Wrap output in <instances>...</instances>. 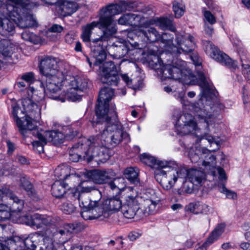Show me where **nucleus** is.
<instances>
[{
  "mask_svg": "<svg viewBox=\"0 0 250 250\" xmlns=\"http://www.w3.org/2000/svg\"><path fill=\"white\" fill-rule=\"evenodd\" d=\"M41 73L46 77L45 86L39 82L43 89L41 90L29 86L27 91V97L21 100L22 109L19 106H13L12 115L19 130L22 135L27 130L33 129L37 126L41 110L44 104V93L51 98L62 103L66 100L72 102L81 99V92L88 86L86 79L78 76L65 75L61 71L56 59L45 56L40 61Z\"/></svg>",
  "mask_w": 250,
  "mask_h": 250,
  "instance_id": "nucleus-1",
  "label": "nucleus"
},
{
  "mask_svg": "<svg viewBox=\"0 0 250 250\" xmlns=\"http://www.w3.org/2000/svg\"><path fill=\"white\" fill-rule=\"evenodd\" d=\"M113 96L114 91L109 87H104L100 90L96 107L97 125L101 122L106 123V127L101 133L103 138L109 136L112 143L115 145L124 140L128 143L130 141V137L117 119L115 104H109Z\"/></svg>",
  "mask_w": 250,
  "mask_h": 250,
  "instance_id": "nucleus-2",
  "label": "nucleus"
},
{
  "mask_svg": "<svg viewBox=\"0 0 250 250\" xmlns=\"http://www.w3.org/2000/svg\"><path fill=\"white\" fill-rule=\"evenodd\" d=\"M80 207L82 208L81 215L85 220L107 217L109 213L121 211L124 216L127 219H132L140 208L144 213L142 204L144 199L137 198V201L133 206L125 208V204L118 194L104 200L102 206H99L96 201H92L85 195H79L78 197Z\"/></svg>",
  "mask_w": 250,
  "mask_h": 250,
  "instance_id": "nucleus-3",
  "label": "nucleus"
},
{
  "mask_svg": "<svg viewBox=\"0 0 250 250\" xmlns=\"http://www.w3.org/2000/svg\"><path fill=\"white\" fill-rule=\"evenodd\" d=\"M198 123L195 121L194 117L189 114L181 115L175 125V131L177 134L183 136L189 134H195L200 140L203 139L207 140L210 145L215 146L212 150L218 149L220 142L217 138L209 134L210 127H212L216 121L215 117L208 111V108L205 106L204 109L195 107Z\"/></svg>",
  "mask_w": 250,
  "mask_h": 250,
  "instance_id": "nucleus-4",
  "label": "nucleus"
},
{
  "mask_svg": "<svg viewBox=\"0 0 250 250\" xmlns=\"http://www.w3.org/2000/svg\"><path fill=\"white\" fill-rule=\"evenodd\" d=\"M149 64L163 80L170 78L180 80L185 84H198L204 95L214 92L212 83L204 75L199 74L198 78L192 75L190 70L185 69L186 63L181 60H175L172 64L164 65L158 56H154Z\"/></svg>",
  "mask_w": 250,
  "mask_h": 250,
  "instance_id": "nucleus-5",
  "label": "nucleus"
},
{
  "mask_svg": "<svg viewBox=\"0 0 250 250\" xmlns=\"http://www.w3.org/2000/svg\"><path fill=\"white\" fill-rule=\"evenodd\" d=\"M32 227L37 229L46 227L43 235V245L44 250L57 249L60 244L65 242L70 237V234L75 229L73 224L61 225L56 224L52 217L46 215L35 214L32 217Z\"/></svg>",
  "mask_w": 250,
  "mask_h": 250,
  "instance_id": "nucleus-6",
  "label": "nucleus"
},
{
  "mask_svg": "<svg viewBox=\"0 0 250 250\" xmlns=\"http://www.w3.org/2000/svg\"><path fill=\"white\" fill-rule=\"evenodd\" d=\"M117 186L119 194L124 200L125 208L133 206L137 201V198L144 199L142 207L144 215L147 216L156 213L159 208L161 198L154 189H145L138 193L133 188L126 187L125 179L120 177L114 179Z\"/></svg>",
  "mask_w": 250,
  "mask_h": 250,
  "instance_id": "nucleus-7",
  "label": "nucleus"
},
{
  "mask_svg": "<svg viewBox=\"0 0 250 250\" xmlns=\"http://www.w3.org/2000/svg\"><path fill=\"white\" fill-rule=\"evenodd\" d=\"M106 137L103 138L100 135L92 137L88 139H83L81 144L79 143L78 148L81 150V154H73L70 156V159L76 162L83 159L89 162L93 160L96 161H103L108 158V149L106 146Z\"/></svg>",
  "mask_w": 250,
  "mask_h": 250,
  "instance_id": "nucleus-8",
  "label": "nucleus"
},
{
  "mask_svg": "<svg viewBox=\"0 0 250 250\" xmlns=\"http://www.w3.org/2000/svg\"><path fill=\"white\" fill-rule=\"evenodd\" d=\"M149 21L146 22L143 25L136 26L135 29L127 34V37L132 39L133 34H135L139 38V42L130 43V45L134 49H141L146 47L148 43H153L160 41L161 43V50H159V53L169 50L168 45L170 42V39L173 38V35L168 33H164L162 35L158 33L154 28L147 26L151 24Z\"/></svg>",
  "mask_w": 250,
  "mask_h": 250,
  "instance_id": "nucleus-9",
  "label": "nucleus"
},
{
  "mask_svg": "<svg viewBox=\"0 0 250 250\" xmlns=\"http://www.w3.org/2000/svg\"><path fill=\"white\" fill-rule=\"evenodd\" d=\"M188 155L193 163L200 162L205 167H211L213 169L211 174L221 182L220 185H218L219 191L225 194L228 199H236V193L227 189L225 186L224 182L227 180V177L224 169L219 167H214L216 158L209 150L203 147L201 149H196L195 153H193V150H190Z\"/></svg>",
  "mask_w": 250,
  "mask_h": 250,
  "instance_id": "nucleus-10",
  "label": "nucleus"
},
{
  "mask_svg": "<svg viewBox=\"0 0 250 250\" xmlns=\"http://www.w3.org/2000/svg\"><path fill=\"white\" fill-rule=\"evenodd\" d=\"M141 161L154 169L156 180L163 188L168 190L173 183L176 172L172 170L173 162L155 157L148 153H144L140 156Z\"/></svg>",
  "mask_w": 250,
  "mask_h": 250,
  "instance_id": "nucleus-11",
  "label": "nucleus"
},
{
  "mask_svg": "<svg viewBox=\"0 0 250 250\" xmlns=\"http://www.w3.org/2000/svg\"><path fill=\"white\" fill-rule=\"evenodd\" d=\"M134 5V2L121 0L118 4H111L102 10L103 14L100 18L99 22L101 28H104V36L108 37L117 32L116 23L112 16L119 14L126 10L130 11L133 8Z\"/></svg>",
  "mask_w": 250,
  "mask_h": 250,
  "instance_id": "nucleus-12",
  "label": "nucleus"
},
{
  "mask_svg": "<svg viewBox=\"0 0 250 250\" xmlns=\"http://www.w3.org/2000/svg\"><path fill=\"white\" fill-rule=\"evenodd\" d=\"M38 123L37 122V126L32 130H27L25 135L32 134L37 137L39 140L34 141L32 144L34 151L38 153L43 152V146L46 144L47 141L52 142L55 144H60L63 142L66 137L63 133L57 130L44 131L42 129L37 128Z\"/></svg>",
  "mask_w": 250,
  "mask_h": 250,
  "instance_id": "nucleus-13",
  "label": "nucleus"
},
{
  "mask_svg": "<svg viewBox=\"0 0 250 250\" xmlns=\"http://www.w3.org/2000/svg\"><path fill=\"white\" fill-rule=\"evenodd\" d=\"M172 170L176 172L174 174L175 178L171 186L168 190L170 189L175 184L176 182L179 181L181 183H185L187 179L195 186L201 185L205 179V174L202 170L195 168H191L188 170L181 167L178 169L172 168Z\"/></svg>",
  "mask_w": 250,
  "mask_h": 250,
  "instance_id": "nucleus-14",
  "label": "nucleus"
},
{
  "mask_svg": "<svg viewBox=\"0 0 250 250\" xmlns=\"http://www.w3.org/2000/svg\"><path fill=\"white\" fill-rule=\"evenodd\" d=\"M16 7L18 8L12 9V14L9 15L10 20L14 25L15 23L21 28H28L36 24L33 16L27 10L29 6L20 4Z\"/></svg>",
  "mask_w": 250,
  "mask_h": 250,
  "instance_id": "nucleus-15",
  "label": "nucleus"
},
{
  "mask_svg": "<svg viewBox=\"0 0 250 250\" xmlns=\"http://www.w3.org/2000/svg\"><path fill=\"white\" fill-rule=\"evenodd\" d=\"M204 50L206 54L210 58L221 64L229 68H235L237 62L232 60L228 55L221 51L210 41H203Z\"/></svg>",
  "mask_w": 250,
  "mask_h": 250,
  "instance_id": "nucleus-16",
  "label": "nucleus"
},
{
  "mask_svg": "<svg viewBox=\"0 0 250 250\" xmlns=\"http://www.w3.org/2000/svg\"><path fill=\"white\" fill-rule=\"evenodd\" d=\"M172 39L168 45L169 50L166 52L170 53H181V52L189 53L193 50L195 46L194 37L189 34H179L176 35V45H174Z\"/></svg>",
  "mask_w": 250,
  "mask_h": 250,
  "instance_id": "nucleus-17",
  "label": "nucleus"
},
{
  "mask_svg": "<svg viewBox=\"0 0 250 250\" xmlns=\"http://www.w3.org/2000/svg\"><path fill=\"white\" fill-rule=\"evenodd\" d=\"M9 5L15 6V4L8 0H0V33L5 36L12 33L15 28L13 22L5 15L9 18V15L12 14L13 10L9 11L7 9Z\"/></svg>",
  "mask_w": 250,
  "mask_h": 250,
  "instance_id": "nucleus-18",
  "label": "nucleus"
},
{
  "mask_svg": "<svg viewBox=\"0 0 250 250\" xmlns=\"http://www.w3.org/2000/svg\"><path fill=\"white\" fill-rule=\"evenodd\" d=\"M118 71L112 62H104L99 68V74L101 82L110 85H117L119 81Z\"/></svg>",
  "mask_w": 250,
  "mask_h": 250,
  "instance_id": "nucleus-19",
  "label": "nucleus"
},
{
  "mask_svg": "<svg viewBox=\"0 0 250 250\" xmlns=\"http://www.w3.org/2000/svg\"><path fill=\"white\" fill-rule=\"evenodd\" d=\"M82 176V175L79 174L74 169V173L69 175L68 178L64 180V183L69 189L76 188V190L79 192H90L93 188L88 185V181H83V182L80 183Z\"/></svg>",
  "mask_w": 250,
  "mask_h": 250,
  "instance_id": "nucleus-20",
  "label": "nucleus"
},
{
  "mask_svg": "<svg viewBox=\"0 0 250 250\" xmlns=\"http://www.w3.org/2000/svg\"><path fill=\"white\" fill-rule=\"evenodd\" d=\"M48 4H56L60 14L63 16L71 15L78 8L76 3L70 0H42Z\"/></svg>",
  "mask_w": 250,
  "mask_h": 250,
  "instance_id": "nucleus-21",
  "label": "nucleus"
},
{
  "mask_svg": "<svg viewBox=\"0 0 250 250\" xmlns=\"http://www.w3.org/2000/svg\"><path fill=\"white\" fill-rule=\"evenodd\" d=\"M88 176L94 183L103 184L108 182L114 176V172L111 169H96L89 171Z\"/></svg>",
  "mask_w": 250,
  "mask_h": 250,
  "instance_id": "nucleus-22",
  "label": "nucleus"
},
{
  "mask_svg": "<svg viewBox=\"0 0 250 250\" xmlns=\"http://www.w3.org/2000/svg\"><path fill=\"white\" fill-rule=\"evenodd\" d=\"M144 19L137 14L128 13L122 15L118 21L119 24L121 25H134L136 26H140L142 22H144Z\"/></svg>",
  "mask_w": 250,
  "mask_h": 250,
  "instance_id": "nucleus-23",
  "label": "nucleus"
},
{
  "mask_svg": "<svg viewBox=\"0 0 250 250\" xmlns=\"http://www.w3.org/2000/svg\"><path fill=\"white\" fill-rule=\"evenodd\" d=\"M7 197L11 201L9 203L10 206L9 207L10 208L11 219H12L21 213L24 204L22 200L18 199L11 191Z\"/></svg>",
  "mask_w": 250,
  "mask_h": 250,
  "instance_id": "nucleus-24",
  "label": "nucleus"
},
{
  "mask_svg": "<svg viewBox=\"0 0 250 250\" xmlns=\"http://www.w3.org/2000/svg\"><path fill=\"white\" fill-rule=\"evenodd\" d=\"M43 236H41L39 234H31L24 240L25 246L28 249L36 250L38 246L42 245L41 246V248L42 250H44L42 248V247H44L43 245Z\"/></svg>",
  "mask_w": 250,
  "mask_h": 250,
  "instance_id": "nucleus-25",
  "label": "nucleus"
},
{
  "mask_svg": "<svg viewBox=\"0 0 250 250\" xmlns=\"http://www.w3.org/2000/svg\"><path fill=\"white\" fill-rule=\"evenodd\" d=\"M188 209L194 214H213L214 209L209 206L201 203H190L188 206Z\"/></svg>",
  "mask_w": 250,
  "mask_h": 250,
  "instance_id": "nucleus-26",
  "label": "nucleus"
},
{
  "mask_svg": "<svg viewBox=\"0 0 250 250\" xmlns=\"http://www.w3.org/2000/svg\"><path fill=\"white\" fill-rule=\"evenodd\" d=\"M225 228L226 225L224 223H221L216 226L210 233L206 241L204 243L205 245L208 247L217 241L224 233Z\"/></svg>",
  "mask_w": 250,
  "mask_h": 250,
  "instance_id": "nucleus-27",
  "label": "nucleus"
},
{
  "mask_svg": "<svg viewBox=\"0 0 250 250\" xmlns=\"http://www.w3.org/2000/svg\"><path fill=\"white\" fill-rule=\"evenodd\" d=\"M54 173L55 176L59 179V181L64 182V180L68 178L69 175L74 173V169L71 168L66 165H62L56 168Z\"/></svg>",
  "mask_w": 250,
  "mask_h": 250,
  "instance_id": "nucleus-28",
  "label": "nucleus"
},
{
  "mask_svg": "<svg viewBox=\"0 0 250 250\" xmlns=\"http://www.w3.org/2000/svg\"><path fill=\"white\" fill-rule=\"evenodd\" d=\"M63 181H57L52 186L51 193L56 198H60L65 193L66 189H69Z\"/></svg>",
  "mask_w": 250,
  "mask_h": 250,
  "instance_id": "nucleus-29",
  "label": "nucleus"
},
{
  "mask_svg": "<svg viewBox=\"0 0 250 250\" xmlns=\"http://www.w3.org/2000/svg\"><path fill=\"white\" fill-rule=\"evenodd\" d=\"M16 48V45L10 41L3 40L0 41V52L5 57L10 56Z\"/></svg>",
  "mask_w": 250,
  "mask_h": 250,
  "instance_id": "nucleus-30",
  "label": "nucleus"
},
{
  "mask_svg": "<svg viewBox=\"0 0 250 250\" xmlns=\"http://www.w3.org/2000/svg\"><path fill=\"white\" fill-rule=\"evenodd\" d=\"M21 186L26 191L27 194L34 200H38L39 198L37 195L35 189L33 188L32 185L25 178L21 179Z\"/></svg>",
  "mask_w": 250,
  "mask_h": 250,
  "instance_id": "nucleus-31",
  "label": "nucleus"
},
{
  "mask_svg": "<svg viewBox=\"0 0 250 250\" xmlns=\"http://www.w3.org/2000/svg\"><path fill=\"white\" fill-rule=\"evenodd\" d=\"M99 25L100 27H101L99 21L97 22L93 21L83 27V32L81 35V37L83 42H88L89 41L91 31Z\"/></svg>",
  "mask_w": 250,
  "mask_h": 250,
  "instance_id": "nucleus-32",
  "label": "nucleus"
},
{
  "mask_svg": "<svg viewBox=\"0 0 250 250\" xmlns=\"http://www.w3.org/2000/svg\"><path fill=\"white\" fill-rule=\"evenodd\" d=\"M172 8L176 18H180L184 15L185 6L182 0H175L173 2Z\"/></svg>",
  "mask_w": 250,
  "mask_h": 250,
  "instance_id": "nucleus-33",
  "label": "nucleus"
},
{
  "mask_svg": "<svg viewBox=\"0 0 250 250\" xmlns=\"http://www.w3.org/2000/svg\"><path fill=\"white\" fill-rule=\"evenodd\" d=\"M138 173V169L132 167L126 168L124 172L125 176L132 183H135L137 181Z\"/></svg>",
  "mask_w": 250,
  "mask_h": 250,
  "instance_id": "nucleus-34",
  "label": "nucleus"
},
{
  "mask_svg": "<svg viewBox=\"0 0 250 250\" xmlns=\"http://www.w3.org/2000/svg\"><path fill=\"white\" fill-rule=\"evenodd\" d=\"M12 220L18 223L24 224L32 227V217L29 215L24 214L23 213H20L12 219Z\"/></svg>",
  "mask_w": 250,
  "mask_h": 250,
  "instance_id": "nucleus-35",
  "label": "nucleus"
},
{
  "mask_svg": "<svg viewBox=\"0 0 250 250\" xmlns=\"http://www.w3.org/2000/svg\"><path fill=\"white\" fill-rule=\"evenodd\" d=\"M63 27L59 24H54L49 29L47 33V36L50 40L56 41L57 37L52 35L53 33H61L62 31Z\"/></svg>",
  "mask_w": 250,
  "mask_h": 250,
  "instance_id": "nucleus-36",
  "label": "nucleus"
},
{
  "mask_svg": "<svg viewBox=\"0 0 250 250\" xmlns=\"http://www.w3.org/2000/svg\"><path fill=\"white\" fill-rule=\"evenodd\" d=\"M10 208L4 204H0V216L4 219H11Z\"/></svg>",
  "mask_w": 250,
  "mask_h": 250,
  "instance_id": "nucleus-37",
  "label": "nucleus"
},
{
  "mask_svg": "<svg viewBox=\"0 0 250 250\" xmlns=\"http://www.w3.org/2000/svg\"><path fill=\"white\" fill-rule=\"evenodd\" d=\"M121 77L123 81L128 86L132 88L133 89H136L140 88V86H137L135 84H133L134 83V80L130 78L127 74L124 73L121 75Z\"/></svg>",
  "mask_w": 250,
  "mask_h": 250,
  "instance_id": "nucleus-38",
  "label": "nucleus"
},
{
  "mask_svg": "<svg viewBox=\"0 0 250 250\" xmlns=\"http://www.w3.org/2000/svg\"><path fill=\"white\" fill-rule=\"evenodd\" d=\"M62 210L66 214L73 213L75 210V206L69 201H65L61 207Z\"/></svg>",
  "mask_w": 250,
  "mask_h": 250,
  "instance_id": "nucleus-39",
  "label": "nucleus"
},
{
  "mask_svg": "<svg viewBox=\"0 0 250 250\" xmlns=\"http://www.w3.org/2000/svg\"><path fill=\"white\" fill-rule=\"evenodd\" d=\"M203 14L205 23L207 21L210 24L212 25L216 22L215 17L210 11H204Z\"/></svg>",
  "mask_w": 250,
  "mask_h": 250,
  "instance_id": "nucleus-40",
  "label": "nucleus"
},
{
  "mask_svg": "<svg viewBox=\"0 0 250 250\" xmlns=\"http://www.w3.org/2000/svg\"><path fill=\"white\" fill-rule=\"evenodd\" d=\"M21 79L29 84H31L35 81V75L33 72H27L23 74Z\"/></svg>",
  "mask_w": 250,
  "mask_h": 250,
  "instance_id": "nucleus-41",
  "label": "nucleus"
},
{
  "mask_svg": "<svg viewBox=\"0 0 250 250\" xmlns=\"http://www.w3.org/2000/svg\"><path fill=\"white\" fill-rule=\"evenodd\" d=\"M9 1L12 2L13 3L15 4L14 5H9L7 7V9L9 11H11V10L14 9V8H17L18 7H16V5H23L26 6H29L28 1L29 0H8Z\"/></svg>",
  "mask_w": 250,
  "mask_h": 250,
  "instance_id": "nucleus-42",
  "label": "nucleus"
},
{
  "mask_svg": "<svg viewBox=\"0 0 250 250\" xmlns=\"http://www.w3.org/2000/svg\"><path fill=\"white\" fill-rule=\"evenodd\" d=\"M230 40L235 49L237 51H239L242 48V44L237 37L232 36L230 38Z\"/></svg>",
  "mask_w": 250,
  "mask_h": 250,
  "instance_id": "nucleus-43",
  "label": "nucleus"
},
{
  "mask_svg": "<svg viewBox=\"0 0 250 250\" xmlns=\"http://www.w3.org/2000/svg\"><path fill=\"white\" fill-rule=\"evenodd\" d=\"M106 58L105 53L103 51H100L98 55L96 56L95 60L94 62V65H98L101 64Z\"/></svg>",
  "mask_w": 250,
  "mask_h": 250,
  "instance_id": "nucleus-44",
  "label": "nucleus"
},
{
  "mask_svg": "<svg viewBox=\"0 0 250 250\" xmlns=\"http://www.w3.org/2000/svg\"><path fill=\"white\" fill-rule=\"evenodd\" d=\"M204 32L206 37H211L213 33V28L212 25H209L205 22L204 24Z\"/></svg>",
  "mask_w": 250,
  "mask_h": 250,
  "instance_id": "nucleus-45",
  "label": "nucleus"
},
{
  "mask_svg": "<svg viewBox=\"0 0 250 250\" xmlns=\"http://www.w3.org/2000/svg\"><path fill=\"white\" fill-rule=\"evenodd\" d=\"M158 22L159 26L163 29L167 28L170 24L169 20L167 19L164 18H160L158 20Z\"/></svg>",
  "mask_w": 250,
  "mask_h": 250,
  "instance_id": "nucleus-46",
  "label": "nucleus"
},
{
  "mask_svg": "<svg viewBox=\"0 0 250 250\" xmlns=\"http://www.w3.org/2000/svg\"><path fill=\"white\" fill-rule=\"evenodd\" d=\"M11 190L9 187L7 186L0 187V200L4 196L8 197L10 193Z\"/></svg>",
  "mask_w": 250,
  "mask_h": 250,
  "instance_id": "nucleus-47",
  "label": "nucleus"
},
{
  "mask_svg": "<svg viewBox=\"0 0 250 250\" xmlns=\"http://www.w3.org/2000/svg\"><path fill=\"white\" fill-rule=\"evenodd\" d=\"M75 33L74 32L70 31L65 35V42L67 43L71 44L75 40Z\"/></svg>",
  "mask_w": 250,
  "mask_h": 250,
  "instance_id": "nucleus-48",
  "label": "nucleus"
},
{
  "mask_svg": "<svg viewBox=\"0 0 250 250\" xmlns=\"http://www.w3.org/2000/svg\"><path fill=\"white\" fill-rule=\"evenodd\" d=\"M29 42H32L34 44L41 43L42 42L41 39L40 37L36 35L31 33Z\"/></svg>",
  "mask_w": 250,
  "mask_h": 250,
  "instance_id": "nucleus-49",
  "label": "nucleus"
},
{
  "mask_svg": "<svg viewBox=\"0 0 250 250\" xmlns=\"http://www.w3.org/2000/svg\"><path fill=\"white\" fill-rule=\"evenodd\" d=\"M190 59L195 66H199L200 65L201 62L199 60V57L197 54L191 55Z\"/></svg>",
  "mask_w": 250,
  "mask_h": 250,
  "instance_id": "nucleus-50",
  "label": "nucleus"
},
{
  "mask_svg": "<svg viewBox=\"0 0 250 250\" xmlns=\"http://www.w3.org/2000/svg\"><path fill=\"white\" fill-rule=\"evenodd\" d=\"M141 236V234L138 232L132 231L128 235V238L131 241H134Z\"/></svg>",
  "mask_w": 250,
  "mask_h": 250,
  "instance_id": "nucleus-51",
  "label": "nucleus"
},
{
  "mask_svg": "<svg viewBox=\"0 0 250 250\" xmlns=\"http://www.w3.org/2000/svg\"><path fill=\"white\" fill-rule=\"evenodd\" d=\"M242 72L245 76L248 74L250 72V64H243Z\"/></svg>",
  "mask_w": 250,
  "mask_h": 250,
  "instance_id": "nucleus-52",
  "label": "nucleus"
},
{
  "mask_svg": "<svg viewBox=\"0 0 250 250\" xmlns=\"http://www.w3.org/2000/svg\"><path fill=\"white\" fill-rule=\"evenodd\" d=\"M8 146V153L10 154L13 152L15 149L14 144L11 142L9 140L6 141Z\"/></svg>",
  "mask_w": 250,
  "mask_h": 250,
  "instance_id": "nucleus-53",
  "label": "nucleus"
},
{
  "mask_svg": "<svg viewBox=\"0 0 250 250\" xmlns=\"http://www.w3.org/2000/svg\"><path fill=\"white\" fill-rule=\"evenodd\" d=\"M240 247L243 250H250V242H242L240 244Z\"/></svg>",
  "mask_w": 250,
  "mask_h": 250,
  "instance_id": "nucleus-54",
  "label": "nucleus"
},
{
  "mask_svg": "<svg viewBox=\"0 0 250 250\" xmlns=\"http://www.w3.org/2000/svg\"><path fill=\"white\" fill-rule=\"evenodd\" d=\"M31 33L29 31H25L22 33L21 37L24 40L29 41Z\"/></svg>",
  "mask_w": 250,
  "mask_h": 250,
  "instance_id": "nucleus-55",
  "label": "nucleus"
},
{
  "mask_svg": "<svg viewBox=\"0 0 250 250\" xmlns=\"http://www.w3.org/2000/svg\"><path fill=\"white\" fill-rule=\"evenodd\" d=\"M177 98L180 99V102L184 105H186L184 102V97H185V92L181 91L178 94V95H175Z\"/></svg>",
  "mask_w": 250,
  "mask_h": 250,
  "instance_id": "nucleus-56",
  "label": "nucleus"
},
{
  "mask_svg": "<svg viewBox=\"0 0 250 250\" xmlns=\"http://www.w3.org/2000/svg\"><path fill=\"white\" fill-rule=\"evenodd\" d=\"M108 185H109L110 188L112 190L118 191L117 186L116 184H115V181L114 179L113 181L109 182Z\"/></svg>",
  "mask_w": 250,
  "mask_h": 250,
  "instance_id": "nucleus-57",
  "label": "nucleus"
},
{
  "mask_svg": "<svg viewBox=\"0 0 250 250\" xmlns=\"http://www.w3.org/2000/svg\"><path fill=\"white\" fill-rule=\"evenodd\" d=\"M17 161L21 164H25L27 163V160L23 156H18L17 157Z\"/></svg>",
  "mask_w": 250,
  "mask_h": 250,
  "instance_id": "nucleus-58",
  "label": "nucleus"
},
{
  "mask_svg": "<svg viewBox=\"0 0 250 250\" xmlns=\"http://www.w3.org/2000/svg\"><path fill=\"white\" fill-rule=\"evenodd\" d=\"M183 206L180 204H174L171 206V209L174 210H177L181 209Z\"/></svg>",
  "mask_w": 250,
  "mask_h": 250,
  "instance_id": "nucleus-59",
  "label": "nucleus"
},
{
  "mask_svg": "<svg viewBox=\"0 0 250 250\" xmlns=\"http://www.w3.org/2000/svg\"><path fill=\"white\" fill-rule=\"evenodd\" d=\"M244 231L246 232L250 231V223H246L242 226Z\"/></svg>",
  "mask_w": 250,
  "mask_h": 250,
  "instance_id": "nucleus-60",
  "label": "nucleus"
},
{
  "mask_svg": "<svg viewBox=\"0 0 250 250\" xmlns=\"http://www.w3.org/2000/svg\"><path fill=\"white\" fill-rule=\"evenodd\" d=\"M193 242L191 240H188L185 243V248H190L193 246Z\"/></svg>",
  "mask_w": 250,
  "mask_h": 250,
  "instance_id": "nucleus-61",
  "label": "nucleus"
},
{
  "mask_svg": "<svg viewBox=\"0 0 250 250\" xmlns=\"http://www.w3.org/2000/svg\"><path fill=\"white\" fill-rule=\"evenodd\" d=\"M221 247L225 250H228L231 247V245L229 243H225L222 245Z\"/></svg>",
  "mask_w": 250,
  "mask_h": 250,
  "instance_id": "nucleus-62",
  "label": "nucleus"
},
{
  "mask_svg": "<svg viewBox=\"0 0 250 250\" xmlns=\"http://www.w3.org/2000/svg\"><path fill=\"white\" fill-rule=\"evenodd\" d=\"M75 50L76 51H82V45L80 42H77L76 43V46L75 47Z\"/></svg>",
  "mask_w": 250,
  "mask_h": 250,
  "instance_id": "nucleus-63",
  "label": "nucleus"
},
{
  "mask_svg": "<svg viewBox=\"0 0 250 250\" xmlns=\"http://www.w3.org/2000/svg\"><path fill=\"white\" fill-rule=\"evenodd\" d=\"M242 2L246 7L250 9V0H242Z\"/></svg>",
  "mask_w": 250,
  "mask_h": 250,
  "instance_id": "nucleus-64",
  "label": "nucleus"
}]
</instances>
